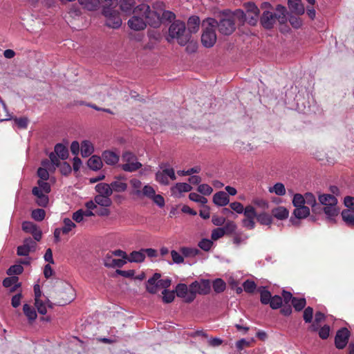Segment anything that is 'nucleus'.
Returning <instances> with one entry per match:
<instances>
[{
  "label": "nucleus",
  "instance_id": "42",
  "mask_svg": "<svg viewBox=\"0 0 354 354\" xmlns=\"http://www.w3.org/2000/svg\"><path fill=\"white\" fill-rule=\"evenodd\" d=\"M292 305L296 311H301L306 305V300L305 298H293Z\"/></svg>",
  "mask_w": 354,
  "mask_h": 354
},
{
  "label": "nucleus",
  "instance_id": "14",
  "mask_svg": "<svg viewBox=\"0 0 354 354\" xmlns=\"http://www.w3.org/2000/svg\"><path fill=\"white\" fill-rule=\"evenodd\" d=\"M213 202L218 206H225L230 203L229 195L223 191L218 192L213 196Z\"/></svg>",
  "mask_w": 354,
  "mask_h": 354
},
{
  "label": "nucleus",
  "instance_id": "55",
  "mask_svg": "<svg viewBox=\"0 0 354 354\" xmlns=\"http://www.w3.org/2000/svg\"><path fill=\"white\" fill-rule=\"evenodd\" d=\"M225 229L218 227L212 231L211 239L212 241H216L225 235Z\"/></svg>",
  "mask_w": 354,
  "mask_h": 354
},
{
  "label": "nucleus",
  "instance_id": "5",
  "mask_svg": "<svg viewBox=\"0 0 354 354\" xmlns=\"http://www.w3.org/2000/svg\"><path fill=\"white\" fill-rule=\"evenodd\" d=\"M217 21L212 18H208L203 22V32L201 36V42L206 48L212 47L216 41L215 28Z\"/></svg>",
  "mask_w": 354,
  "mask_h": 354
},
{
  "label": "nucleus",
  "instance_id": "48",
  "mask_svg": "<svg viewBox=\"0 0 354 354\" xmlns=\"http://www.w3.org/2000/svg\"><path fill=\"white\" fill-rule=\"evenodd\" d=\"M324 213L329 217H333L338 214L337 205H327L323 207Z\"/></svg>",
  "mask_w": 354,
  "mask_h": 354
},
{
  "label": "nucleus",
  "instance_id": "25",
  "mask_svg": "<svg viewBox=\"0 0 354 354\" xmlns=\"http://www.w3.org/2000/svg\"><path fill=\"white\" fill-rule=\"evenodd\" d=\"M88 167L94 171L101 169L102 167V161L100 157L97 156H92L87 162Z\"/></svg>",
  "mask_w": 354,
  "mask_h": 354
},
{
  "label": "nucleus",
  "instance_id": "7",
  "mask_svg": "<svg viewBox=\"0 0 354 354\" xmlns=\"http://www.w3.org/2000/svg\"><path fill=\"white\" fill-rule=\"evenodd\" d=\"M244 218L242 220V225L248 230H253L255 227V218H257V212L255 208L248 205L245 207L243 212Z\"/></svg>",
  "mask_w": 354,
  "mask_h": 354
},
{
  "label": "nucleus",
  "instance_id": "23",
  "mask_svg": "<svg viewBox=\"0 0 354 354\" xmlns=\"http://www.w3.org/2000/svg\"><path fill=\"white\" fill-rule=\"evenodd\" d=\"M342 217L345 223L349 227H354V209H344Z\"/></svg>",
  "mask_w": 354,
  "mask_h": 354
},
{
  "label": "nucleus",
  "instance_id": "61",
  "mask_svg": "<svg viewBox=\"0 0 354 354\" xmlns=\"http://www.w3.org/2000/svg\"><path fill=\"white\" fill-rule=\"evenodd\" d=\"M176 18L175 14L169 10H165L162 14V17H160V24L162 21H171L174 20Z\"/></svg>",
  "mask_w": 354,
  "mask_h": 354
},
{
  "label": "nucleus",
  "instance_id": "33",
  "mask_svg": "<svg viewBox=\"0 0 354 354\" xmlns=\"http://www.w3.org/2000/svg\"><path fill=\"white\" fill-rule=\"evenodd\" d=\"M95 203L102 207H109L112 204V201L109 196L97 194L94 198Z\"/></svg>",
  "mask_w": 354,
  "mask_h": 354
},
{
  "label": "nucleus",
  "instance_id": "9",
  "mask_svg": "<svg viewBox=\"0 0 354 354\" xmlns=\"http://www.w3.org/2000/svg\"><path fill=\"white\" fill-rule=\"evenodd\" d=\"M216 27H218V31L221 34L225 35H231L236 28L234 17L230 16L221 19L219 22L217 21Z\"/></svg>",
  "mask_w": 354,
  "mask_h": 354
},
{
  "label": "nucleus",
  "instance_id": "34",
  "mask_svg": "<svg viewBox=\"0 0 354 354\" xmlns=\"http://www.w3.org/2000/svg\"><path fill=\"white\" fill-rule=\"evenodd\" d=\"M258 291L260 293V301L261 304L264 305L268 304L269 302H270V299L272 297L270 292L263 286L260 287Z\"/></svg>",
  "mask_w": 354,
  "mask_h": 354
},
{
  "label": "nucleus",
  "instance_id": "4",
  "mask_svg": "<svg viewBox=\"0 0 354 354\" xmlns=\"http://www.w3.org/2000/svg\"><path fill=\"white\" fill-rule=\"evenodd\" d=\"M169 36L171 39H176L179 45L185 46L190 40L191 36L186 30L185 22L180 20H174L169 28Z\"/></svg>",
  "mask_w": 354,
  "mask_h": 354
},
{
  "label": "nucleus",
  "instance_id": "13",
  "mask_svg": "<svg viewBox=\"0 0 354 354\" xmlns=\"http://www.w3.org/2000/svg\"><path fill=\"white\" fill-rule=\"evenodd\" d=\"M160 277L161 274L160 273L156 272L153 274V275L147 280L146 283V289L148 292L151 294H156L158 292V281Z\"/></svg>",
  "mask_w": 354,
  "mask_h": 354
},
{
  "label": "nucleus",
  "instance_id": "52",
  "mask_svg": "<svg viewBox=\"0 0 354 354\" xmlns=\"http://www.w3.org/2000/svg\"><path fill=\"white\" fill-rule=\"evenodd\" d=\"M313 308L308 306L304 309L303 318L306 323H311L313 317Z\"/></svg>",
  "mask_w": 354,
  "mask_h": 354
},
{
  "label": "nucleus",
  "instance_id": "64",
  "mask_svg": "<svg viewBox=\"0 0 354 354\" xmlns=\"http://www.w3.org/2000/svg\"><path fill=\"white\" fill-rule=\"evenodd\" d=\"M35 306L37 309V311L41 315H46L47 313L46 307L44 303L41 299L35 300Z\"/></svg>",
  "mask_w": 354,
  "mask_h": 354
},
{
  "label": "nucleus",
  "instance_id": "56",
  "mask_svg": "<svg viewBox=\"0 0 354 354\" xmlns=\"http://www.w3.org/2000/svg\"><path fill=\"white\" fill-rule=\"evenodd\" d=\"M197 190L199 193L205 196L210 195L213 192V189L207 184L200 185L198 187Z\"/></svg>",
  "mask_w": 354,
  "mask_h": 354
},
{
  "label": "nucleus",
  "instance_id": "11",
  "mask_svg": "<svg viewBox=\"0 0 354 354\" xmlns=\"http://www.w3.org/2000/svg\"><path fill=\"white\" fill-rule=\"evenodd\" d=\"M37 243L32 238L28 237L24 240L22 245L17 248V255L28 256L30 252L36 250Z\"/></svg>",
  "mask_w": 354,
  "mask_h": 354
},
{
  "label": "nucleus",
  "instance_id": "58",
  "mask_svg": "<svg viewBox=\"0 0 354 354\" xmlns=\"http://www.w3.org/2000/svg\"><path fill=\"white\" fill-rule=\"evenodd\" d=\"M330 328L328 325L325 324L319 330V337L322 339H326L329 337Z\"/></svg>",
  "mask_w": 354,
  "mask_h": 354
},
{
  "label": "nucleus",
  "instance_id": "26",
  "mask_svg": "<svg viewBox=\"0 0 354 354\" xmlns=\"http://www.w3.org/2000/svg\"><path fill=\"white\" fill-rule=\"evenodd\" d=\"M81 154L83 157H88L94 151L92 143L88 140H84L80 147Z\"/></svg>",
  "mask_w": 354,
  "mask_h": 354
},
{
  "label": "nucleus",
  "instance_id": "45",
  "mask_svg": "<svg viewBox=\"0 0 354 354\" xmlns=\"http://www.w3.org/2000/svg\"><path fill=\"white\" fill-rule=\"evenodd\" d=\"M64 226L62 227V234H67L73 228L76 227L75 223H73L70 218H65L63 221Z\"/></svg>",
  "mask_w": 354,
  "mask_h": 354
},
{
  "label": "nucleus",
  "instance_id": "35",
  "mask_svg": "<svg viewBox=\"0 0 354 354\" xmlns=\"http://www.w3.org/2000/svg\"><path fill=\"white\" fill-rule=\"evenodd\" d=\"M293 214L297 218H304L310 214V209L306 205L295 207Z\"/></svg>",
  "mask_w": 354,
  "mask_h": 354
},
{
  "label": "nucleus",
  "instance_id": "27",
  "mask_svg": "<svg viewBox=\"0 0 354 354\" xmlns=\"http://www.w3.org/2000/svg\"><path fill=\"white\" fill-rule=\"evenodd\" d=\"M272 214L277 219L283 220L288 217L289 212L286 207L279 206L274 208L272 210Z\"/></svg>",
  "mask_w": 354,
  "mask_h": 354
},
{
  "label": "nucleus",
  "instance_id": "62",
  "mask_svg": "<svg viewBox=\"0 0 354 354\" xmlns=\"http://www.w3.org/2000/svg\"><path fill=\"white\" fill-rule=\"evenodd\" d=\"M180 251L185 257H194L198 252V250L197 249L187 247L181 248Z\"/></svg>",
  "mask_w": 354,
  "mask_h": 354
},
{
  "label": "nucleus",
  "instance_id": "54",
  "mask_svg": "<svg viewBox=\"0 0 354 354\" xmlns=\"http://www.w3.org/2000/svg\"><path fill=\"white\" fill-rule=\"evenodd\" d=\"M156 180L159 183L164 185H167L169 184L168 178L167 177L163 170L162 171H158V172H156Z\"/></svg>",
  "mask_w": 354,
  "mask_h": 354
},
{
  "label": "nucleus",
  "instance_id": "8",
  "mask_svg": "<svg viewBox=\"0 0 354 354\" xmlns=\"http://www.w3.org/2000/svg\"><path fill=\"white\" fill-rule=\"evenodd\" d=\"M244 8L247 14L245 21L250 26H256L259 16V9L253 2H247L244 3Z\"/></svg>",
  "mask_w": 354,
  "mask_h": 354
},
{
  "label": "nucleus",
  "instance_id": "37",
  "mask_svg": "<svg viewBox=\"0 0 354 354\" xmlns=\"http://www.w3.org/2000/svg\"><path fill=\"white\" fill-rule=\"evenodd\" d=\"M257 221L264 225H270L272 223V217L266 212L257 214Z\"/></svg>",
  "mask_w": 354,
  "mask_h": 354
},
{
  "label": "nucleus",
  "instance_id": "41",
  "mask_svg": "<svg viewBox=\"0 0 354 354\" xmlns=\"http://www.w3.org/2000/svg\"><path fill=\"white\" fill-rule=\"evenodd\" d=\"M134 0H120V8L124 12H130L134 6Z\"/></svg>",
  "mask_w": 354,
  "mask_h": 354
},
{
  "label": "nucleus",
  "instance_id": "43",
  "mask_svg": "<svg viewBox=\"0 0 354 354\" xmlns=\"http://www.w3.org/2000/svg\"><path fill=\"white\" fill-rule=\"evenodd\" d=\"M110 185L113 192H122L127 188V184L126 183L120 182L118 180L113 181Z\"/></svg>",
  "mask_w": 354,
  "mask_h": 354
},
{
  "label": "nucleus",
  "instance_id": "16",
  "mask_svg": "<svg viewBox=\"0 0 354 354\" xmlns=\"http://www.w3.org/2000/svg\"><path fill=\"white\" fill-rule=\"evenodd\" d=\"M200 19L198 16H191L187 21V32L191 35L192 33H196L199 30Z\"/></svg>",
  "mask_w": 354,
  "mask_h": 354
},
{
  "label": "nucleus",
  "instance_id": "30",
  "mask_svg": "<svg viewBox=\"0 0 354 354\" xmlns=\"http://www.w3.org/2000/svg\"><path fill=\"white\" fill-rule=\"evenodd\" d=\"M23 311L30 323H32L36 319L37 315L33 307L25 304L23 306Z\"/></svg>",
  "mask_w": 354,
  "mask_h": 354
},
{
  "label": "nucleus",
  "instance_id": "2",
  "mask_svg": "<svg viewBox=\"0 0 354 354\" xmlns=\"http://www.w3.org/2000/svg\"><path fill=\"white\" fill-rule=\"evenodd\" d=\"M102 13L106 18V25L112 28H118L122 25V19L116 7L118 0H99Z\"/></svg>",
  "mask_w": 354,
  "mask_h": 354
},
{
  "label": "nucleus",
  "instance_id": "44",
  "mask_svg": "<svg viewBox=\"0 0 354 354\" xmlns=\"http://www.w3.org/2000/svg\"><path fill=\"white\" fill-rule=\"evenodd\" d=\"M213 289L216 293H221L225 290L226 283L221 279H216L213 281Z\"/></svg>",
  "mask_w": 354,
  "mask_h": 354
},
{
  "label": "nucleus",
  "instance_id": "6",
  "mask_svg": "<svg viewBox=\"0 0 354 354\" xmlns=\"http://www.w3.org/2000/svg\"><path fill=\"white\" fill-rule=\"evenodd\" d=\"M75 298L73 288L67 285L62 290L56 292L55 299L57 300V303L59 306H64L71 303Z\"/></svg>",
  "mask_w": 354,
  "mask_h": 354
},
{
  "label": "nucleus",
  "instance_id": "12",
  "mask_svg": "<svg viewBox=\"0 0 354 354\" xmlns=\"http://www.w3.org/2000/svg\"><path fill=\"white\" fill-rule=\"evenodd\" d=\"M22 230L25 232L31 234L35 241H39L41 239L42 232L35 223L30 221H24L22 223Z\"/></svg>",
  "mask_w": 354,
  "mask_h": 354
},
{
  "label": "nucleus",
  "instance_id": "39",
  "mask_svg": "<svg viewBox=\"0 0 354 354\" xmlns=\"http://www.w3.org/2000/svg\"><path fill=\"white\" fill-rule=\"evenodd\" d=\"M142 164L138 161H133L131 162H127L122 165V169L125 171L133 172L136 171L142 167Z\"/></svg>",
  "mask_w": 354,
  "mask_h": 354
},
{
  "label": "nucleus",
  "instance_id": "57",
  "mask_svg": "<svg viewBox=\"0 0 354 354\" xmlns=\"http://www.w3.org/2000/svg\"><path fill=\"white\" fill-rule=\"evenodd\" d=\"M243 287L244 290L248 293H252L254 292L257 285L253 281L246 280L243 284Z\"/></svg>",
  "mask_w": 354,
  "mask_h": 354
},
{
  "label": "nucleus",
  "instance_id": "22",
  "mask_svg": "<svg viewBox=\"0 0 354 354\" xmlns=\"http://www.w3.org/2000/svg\"><path fill=\"white\" fill-rule=\"evenodd\" d=\"M156 191L153 187L149 185H146L143 187L142 191L134 192V194L138 196H145L149 199H151L155 194Z\"/></svg>",
  "mask_w": 354,
  "mask_h": 354
},
{
  "label": "nucleus",
  "instance_id": "18",
  "mask_svg": "<svg viewBox=\"0 0 354 354\" xmlns=\"http://www.w3.org/2000/svg\"><path fill=\"white\" fill-rule=\"evenodd\" d=\"M304 197L305 198V204L310 206L313 212H319L320 205L317 203L315 197L312 193L307 192L304 195Z\"/></svg>",
  "mask_w": 354,
  "mask_h": 354
},
{
  "label": "nucleus",
  "instance_id": "32",
  "mask_svg": "<svg viewBox=\"0 0 354 354\" xmlns=\"http://www.w3.org/2000/svg\"><path fill=\"white\" fill-rule=\"evenodd\" d=\"M198 294L205 295L209 293L211 290L210 281L208 279H201L198 281Z\"/></svg>",
  "mask_w": 354,
  "mask_h": 354
},
{
  "label": "nucleus",
  "instance_id": "29",
  "mask_svg": "<svg viewBox=\"0 0 354 354\" xmlns=\"http://www.w3.org/2000/svg\"><path fill=\"white\" fill-rule=\"evenodd\" d=\"M145 255L142 249L140 251H133L131 252L127 258V261L129 262L141 263L145 261Z\"/></svg>",
  "mask_w": 354,
  "mask_h": 354
},
{
  "label": "nucleus",
  "instance_id": "15",
  "mask_svg": "<svg viewBox=\"0 0 354 354\" xmlns=\"http://www.w3.org/2000/svg\"><path fill=\"white\" fill-rule=\"evenodd\" d=\"M288 5L290 11L297 15L304 13V7L301 0H288Z\"/></svg>",
  "mask_w": 354,
  "mask_h": 354
},
{
  "label": "nucleus",
  "instance_id": "49",
  "mask_svg": "<svg viewBox=\"0 0 354 354\" xmlns=\"http://www.w3.org/2000/svg\"><path fill=\"white\" fill-rule=\"evenodd\" d=\"M32 218L37 221H41L44 219L46 212L43 209H36L32 212Z\"/></svg>",
  "mask_w": 354,
  "mask_h": 354
},
{
  "label": "nucleus",
  "instance_id": "31",
  "mask_svg": "<svg viewBox=\"0 0 354 354\" xmlns=\"http://www.w3.org/2000/svg\"><path fill=\"white\" fill-rule=\"evenodd\" d=\"M54 153L62 160H66L68 156V150L64 145L59 143L55 146Z\"/></svg>",
  "mask_w": 354,
  "mask_h": 354
},
{
  "label": "nucleus",
  "instance_id": "38",
  "mask_svg": "<svg viewBox=\"0 0 354 354\" xmlns=\"http://www.w3.org/2000/svg\"><path fill=\"white\" fill-rule=\"evenodd\" d=\"M175 292L176 293L177 297L184 298L185 299L189 294V289L186 284L178 283L176 287Z\"/></svg>",
  "mask_w": 354,
  "mask_h": 354
},
{
  "label": "nucleus",
  "instance_id": "24",
  "mask_svg": "<svg viewBox=\"0 0 354 354\" xmlns=\"http://www.w3.org/2000/svg\"><path fill=\"white\" fill-rule=\"evenodd\" d=\"M192 189V187L186 183H178L171 188L172 194L176 193L189 192Z\"/></svg>",
  "mask_w": 354,
  "mask_h": 354
},
{
  "label": "nucleus",
  "instance_id": "59",
  "mask_svg": "<svg viewBox=\"0 0 354 354\" xmlns=\"http://www.w3.org/2000/svg\"><path fill=\"white\" fill-rule=\"evenodd\" d=\"M24 271V268L21 265H13L10 266L8 270L7 274L8 275L12 274H20Z\"/></svg>",
  "mask_w": 354,
  "mask_h": 354
},
{
  "label": "nucleus",
  "instance_id": "50",
  "mask_svg": "<svg viewBox=\"0 0 354 354\" xmlns=\"http://www.w3.org/2000/svg\"><path fill=\"white\" fill-rule=\"evenodd\" d=\"M198 245L201 250L208 252L213 245V241L208 239H203Z\"/></svg>",
  "mask_w": 354,
  "mask_h": 354
},
{
  "label": "nucleus",
  "instance_id": "3",
  "mask_svg": "<svg viewBox=\"0 0 354 354\" xmlns=\"http://www.w3.org/2000/svg\"><path fill=\"white\" fill-rule=\"evenodd\" d=\"M276 11L277 13L267 10L262 13L260 17V24L263 28L270 30L274 27L277 21L280 24H283L287 21V10L285 6L280 4L277 5L276 6Z\"/></svg>",
  "mask_w": 354,
  "mask_h": 354
},
{
  "label": "nucleus",
  "instance_id": "40",
  "mask_svg": "<svg viewBox=\"0 0 354 354\" xmlns=\"http://www.w3.org/2000/svg\"><path fill=\"white\" fill-rule=\"evenodd\" d=\"M269 192L274 193L278 196H284L286 194V188L283 183H277L273 187L269 188Z\"/></svg>",
  "mask_w": 354,
  "mask_h": 354
},
{
  "label": "nucleus",
  "instance_id": "53",
  "mask_svg": "<svg viewBox=\"0 0 354 354\" xmlns=\"http://www.w3.org/2000/svg\"><path fill=\"white\" fill-rule=\"evenodd\" d=\"M292 204L295 207L305 205V198L300 194H296L294 195Z\"/></svg>",
  "mask_w": 354,
  "mask_h": 354
},
{
  "label": "nucleus",
  "instance_id": "60",
  "mask_svg": "<svg viewBox=\"0 0 354 354\" xmlns=\"http://www.w3.org/2000/svg\"><path fill=\"white\" fill-rule=\"evenodd\" d=\"M18 279V277L16 276L6 277L3 281V286L6 288H10L12 286L17 283Z\"/></svg>",
  "mask_w": 354,
  "mask_h": 354
},
{
  "label": "nucleus",
  "instance_id": "20",
  "mask_svg": "<svg viewBox=\"0 0 354 354\" xmlns=\"http://www.w3.org/2000/svg\"><path fill=\"white\" fill-rule=\"evenodd\" d=\"M104 161L110 165L116 164L119 160V156L111 151H105L102 153Z\"/></svg>",
  "mask_w": 354,
  "mask_h": 354
},
{
  "label": "nucleus",
  "instance_id": "51",
  "mask_svg": "<svg viewBox=\"0 0 354 354\" xmlns=\"http://www.w3.org/2000/svg\"><path fill=\"white\" fill-rule=\"evenodd\" d=\"M189 198L194 202L200 203L205 205L207 203V199L195 192H192L189 195Z\"/></svg>",
  "mask_w": 354,
  "mask_h": 354
},
{
  "label": "nucleus",
  "instance_id": "19",
  "mask_svg": "<svg viewBox=\"0 0 354 354\" xmlns=\"http://www.w3.org/2000/svg\"><path fill=\"white\" fill-rule=\"evenodd\" d=\"M95 189L100 195H104L110 197L113 194V189L111 188V185L107 183H98L95 185Z\"/></svg>",
  "mask_w": 354,
  "mask_h": 354
},
{
  "label": "nucleus",
  "instance_id": "21",
  "mask_svg": "<svg viewBox=\"0 0 354 354\" xmlns=\"http://www.w3.org/2000/svg\"><path fill=\"white\" fill-rule=\"evenodd\" d=\"M189 294L185 298V302L186 303H191L192 302L196 296V294H198V281H195L192 282L189 286Z\"/></svg>",
  "mask_w": 354,
  "mask_h": 354
},
{
  "label": "nucleus",
  "instance_id": "63",
  "mask_svg": "<svg viewBox=\"0 0 354 354\" xmlns=\"http://www.w3.org/2000/svg\"><path fill=\"white\" fill-rule=\"evenodd\" d=\"M14 121L19 129H26L28 127V120L27 118H15Z\"/></svg>",
  "mask_w": 354,
  "mask_h": 354
},
{
  "label": "nucleus",
  "instance_id": "1",
  "mask_svg": "<svg viewBox=\"0 0 354 354\" xmlns=\"http://www.w3.org/2000/svg\"><path fill=\"white\" fill-rule=\"evenodd\" d=\"M133 17L128 21V25L132 30H144L147 25L158 28L160 25V14L151 10L149 6L142 3L134 8Z\"/></svg>",
  "mask_w": 354,
  "mask_h": 354
},
{
  "label": "nucleus",
  "instance_id": "28",
  "mask_svg": "<svg viewBox=\"0 0 354 354\" xmlns=\"http://www.w3.org/2000/svg\"><path fill=\"white\" fill-rule=\"evenodd\" d=\"M319 201L323 205H337V199L331 194H322L319 196Z\"/></svg>",
  "mask_w": 354,
  "mask_h": 354
},
{
  "label": "nucleus",
  "instance_id": "17",
  "mask_svg": "<svg viewBox=\"0 0 354 354\" xmlns=\"http://www.w3.org/2000/svg\"><path fill=\"white\" fill-rule=\"evenodd\" d=\"M104 261V266L107 268H121L126 263L125 260L113 259L109 254L106 256Z\"/></svg>",
  "mask_w": 354,
  "mask_h": 354
},
{
  "label": "nucleus",
  "instance_id": "36",
  "mask_svg": "<svg viewBox=\"0 0 354 354\" xmlns=\"http://www.w3.org/2000/svg\"><path fill=\"white\" fill-rule=\"evenodd\" d=\"M78 1L88 10H95L100 5L99 0H78Z\"/></svg>",
  "mask_w": 354,
  "mask_h": 354
},
{
  "label": "nucleus",
  "instance_id": "46",
  "mask_svg": "<svg viewBox=\"0 0 354 354\" xmlns=\"http://www.w3.org/2000/svg\"><path fill=\"white\" fill-rule=\"evenodd\" d=\"M272 309H278L282 306V297L279 295L272 297L270 302L268 304Z\"/></svg>",
  "mask_w": 354,
  "mask_h": 354
},
{
  "label": "nucleus",
  "instance_id": "10",
  "mask_svg": "<svg viewBox=\"0 0 354 354\" xmlns=\"http://www.w3.org/2000/svg\"><path fill=\"white\" fill-rule=\"evenodd\" d=\"M351 333L346 328L339 329L335 337V345L338 349H343L348 344Z\"/></svg>",
  "mask_w": 354,
  "mask_h": 354
},
{
  "label": "nucleus",
  "instance_id": "47",
  "mask_svg": "<svg viewBox=\"0 0 354 354\" xmlns=\"http://www.w3.org/2000/svg\"><path fill=\"white\" fill-rule=\"evenodd\" d=\"M162 301L165 304L171 303L175 299V291L164 290L162 292Z\"/></svg>",
  "mask_w": 354,
  "mask_h": 354
}]
</instances>
